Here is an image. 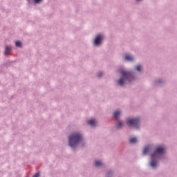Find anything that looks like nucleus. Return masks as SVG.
Listing matches in <instances>:
<instances>
[{
  "mask_svg": "<svg viewBox=\"0 0 177 177\" xmlns=\"http://www.w3.org/2000/svg\"><path fill=\"white\" fill-rule=\"evenodd\" d=\"M82 139L81 134L79 133H74L69 137V145L74 148L80 142Z\"/></svg>",
  "mask_w": 177,
  "mask_h": 177,
  "instance_id": "obj_3",
  "label": "nucleus"
},
{
  "mask_svg": "<svg viewBox=\"0 0 177 177\" xmlns=\"http://www.w3.org/2000/svg\"><path fill=\"white\" fill-rule=\"evenodd\" d=\"M42 0H35V3H39Z\"/></svg>",
  "mask_w": 177,
  "mask_h": 177,
  "instance_id": "obj_17",
  "label": "nucleus"
},
{
  "mask_svg": "<svg viewBox=\"0 0 177 177\" xmlns=\"http://www.w3.org/2000/svg\"><path fill=\"white\" fill-rule=\"evenodd\" d=\"M39 173H37L33 176V177H39Z\"/></svg>",
  "mask_w": 177,
  "mask_h": 177,
  "instance_id": "obj_18",
  "label": "nucleus"
},
{
  "mask_svg": "<svg viewBox=\"0 0 177 177\" xmlns=\"http://www.w3.org/2000/svg\"><path fill=\"white\" fill-rule=\"evenodd\" d=\"M151 149V145H148V147H145L144 148V151H142V153H144V155H145V154H147V153H149Z\"/></svg>",
  "mask_w": 177,
  "mask_h": 177,
  "instance_id": "obj_6",
  "label": "nucleus"
},
{
  "mask_svg": "<svg viewBox=\"0 0 177 177\" xmlns=\"http://www.w3.org/2000/svg\"><path fill=\"white\" fill-rule=\"evenodd\" d=\"M102 163L100 162V161H96L95 162V165L96 166V167H101V166H102Z\"/></svg>",
  "mask_w": 177,
  "mask_h": 177,
  "instance_id": "obj_12",
  "label": "nucleus"
},
{
  "mask_svg": "<svg viewBox=\"0 0 177 177\" xmlns=\"http://www.w3.org/2000/svg\"><path fill=\"white\" fill-rule=\"evenodd\" d=\"M140 122V120L139 118H136L134 119H128L127 124L130 127H133L134 128H138Z\"/></svg>",
  "mask_w": 177,
  "mask_h": 177,
  "instance_id": "obj_4",
  "label": "nucleus"
},
{
  "mask_svg": "<svg viewBox=\"0 0 177 177\" xmlns=\"http://www.w3.org/2000/svg\"><path fill=\"white\" fill-rule=\"evenodd\" d=\"M122 125H123L122 122H119L118 123V129L121 128V127H122Z\"/></svg>",
  "mask_w": 177,
  "mask_h": 177,
  "instance_id": "obj_15",
  "label": "nucleus"
},
{
  "mask_svg": "<svg viewBox=\"0 0 177 177\" xmlns=\"http://www.w3.org/2000/svg\"><path fill=\"white\" fill-rule=\"evenodd\" d=\"M97 122L95 120V119H91V120H88V124L91 125V127H95Z\"/></svg>",
  "mask_w": 177,
  "mask_h": 177,
  "instance_id": "obj_7",
  "label": "nucleus"
},
{
  "mask_svg": "<svg viewBox=\"0 0 177 177\" xmlns=\"http://www.w3.org/2000/svg\"><path fill=\"white\" fill-rule=\"evenodd\" d=\"M142 70V66L140 65H137V66H136V71L140 72Z\"/></svg>",
  "mask_w": 177,
  "mask_h": 177,
  "instance_id": "obj_13",
  "label": "nucleus"
},
{
  "mask_svg": "<svg viewBox=\"0 0 177 177\" xmlns=\"http://www.w3.org/2000/svg\"><path fill=\"white\" fill-rule=\"evenodd\" d=\"M121 112H120V111H115L114 113V118L117 119L118 118L119 115H120Z\"/></svg>",
  "mask_w": 177,
  "mask_h": 177,
  "instance_id": "obj_10",
  "label": "nucleus"
},
{
  "mask_svg": "<svg viewBox=\"0 0 177 177\" xmlns=\"http://www.w3.org/2000/svg\"><path fill=\"white\" fill-rule=\"evenodd\" d=\"M137 1H140V0H137Z\"/></svg>",
  "mask_w": 177,
  "mask_h": 177,
  "instance_id": "obj_19",
  "label": "nucleus"
},
{
  "mask_svg": "<svg viewBox=\"0 0 177 177\" xmlns=\"http://www.w3.org/2000/svg\"><path fill=\"white\" fill-rule=\"evenodd\" d=\"M102 39H103V36L102 35H98L95 38V44L97 46L99 45L102 41Z\"/></svg>",
  "mask_w": 177,
  "mask_h": 177,
  "instance_id": "obj_5",
  "label": "nucleus"
},
{
  "mask_svg": "<svg viewBox=\"0 0 177 177\" xmlns=\"http://www.w3.org/2000/svg\"><path fill=\"white\" fill-rule=\"evenodd\" d=\"M102 75H103L102 72H99L98 73V77H101Z\"/></svg>",
  "mask_w": 177,
  "mask_h": 177,
  "instance_id": "obj_16",
  "label": "nucleus"
},
{
  "mask_svg": "<svg viewBox=\"0 0 177 177\" xmlns=\"http://www.w3.org/2000/svg\"><path fill=\"white\" fill-rule=\"evenodd\" d=\"M124 59L127 61H133V57L130 55L129 54H127L126 56L124 57Z\"/></svg>",
  "mask_w": 177,
  "mask_h": 177,
  "instance_id": "obj_8",
  "label": "nucleus"
},
{
  "mask_svg": "<svg viewBox=\"0 0 177 177\" xmlns=\"http://www.w3.org/2000/svg\"><path fill=\"white\" fill-rule=\"evenodd\" d=\"M120 73H122V77L120 79H119L118 80V84H119L120 86H123L124 84V82L127 80H129V81H131V79L133 80V75L131 74V73H128L127 71H124V70H122L120 71Z\"/></svg>",
  "mask_w": 177,
  "mask_h": 177,
  "instance_id": "obj_2",
  "label": "nucleus"
},
{
  "mask_svg": "<svg viewBox=\"0 0 177 177\" xmlns=\"http://www.w3.org/2000/svg\"><path fill=\"white\" fill-rule=\"evenodd\" d=\"M129 142L131 144L136 143L137 142V138L136 137H133L132 138H130Z\"/></svg>",
  "mask_w": 177,
  "mask_h": 177,
  "instance_id": "obj_11",
  "label": "nucleus"
},
{
  "mask_svg": "<svg viewBox=\"0 0 177 177\" xmlns=\"http://www.w3.org/2000/svg\"><path fill=\"white\" fill-rule=\"evenodd\" d=\"M165 148L163 147H158L155 152L151 154V167H156L157 166L156 158L159 157V155L165 153Z\"/></svg>",
  "mask_w": 177,
  "mask_h": 177,
  "instance_id": "obj_1",
  "label": "nucleus"
},
{
  "mask_svg": "<svg viewBox=\"0 0 177 177\" xmlns=\"http://www.w3.org/2000/svg\"><path fill=\"white\" fill-rule=\"evenodd\" d=\"M15 44L17 47H21V42L20 41H17Z\"/></svg>",
  "mask_w": 177,
  "mask_h": 177,
  "instance_id": "obj_14",
  "label": "nucleus"
},
{
  "mask_svg": "<svg viewBox=\"0 0 177 177\" xmlns=\"http://www.w3.org/2000/svg\"><path fill=\"white\" fill-rule=\"evenodd\" d=\"M10 49H11V46H6V50H5L6 55H8V53H10Z\"/></svg>",
  "mask_w": 177,
  "mask_h": 177,
  "instance_id": "obj_9",
  "label": "nucleus"
}]
</instances>
